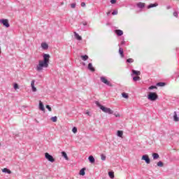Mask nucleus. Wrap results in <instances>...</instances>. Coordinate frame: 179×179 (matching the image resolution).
<instances>
[{
    "instance_id": "47",
    "label": "nucleus",
    "mask_w": 179,
    "mask_h": 179,
    "mask_svg": "<svg viewBox=\"0 0 179 179\" xmlns=\"http://www.w3.org/2000/svg\"><path fill=\"white\" fill-rule=\"evenodd\" d=\"M124 44H125V41H123L121 42V45H124Z\"/></svg>"
},
{
    "instance_id": "21",
    "label": "nucleus",
    "mask_w": 179,
    "mask_h": 179,
    "mask_svg": "<svg viewBox=\"0 0 179 179\" xmlns=\"http://www.w3.org/2000/svg\"><path fill=\"white\" fill-rule=\"evenodd\" d=\"M173 121H175V122H178L179 121V117L177 116V112H174Z\"/></svg>"
},
{
    "instance_id": "37",
    "label": "nucleus",
    "mask_w": 179,
    "mask_h": 179,
    "mask_svg": "<svg viewBox=\"0 0 179 179\" xmlns=\"http://www.w3.org/2000/svg\"><path fill=\"white\" fill-rule=\"evenodd\" d=\"M71 8H72V9H75V8H76V3H71Z\"/></svg>"
},
{
    "instance_id": "22",
    "label": "nucleus",
    "mask_w": 179,
    "mask_h": 179,
    "mask_svg": "<svg viewBox=\"0 0 179 179\" xmlns=\"http://www.w3.org/2000/svg\"><path fill=\"white\" fill-rule=\"evenodd\" d=\"M86 168H83L80 171V172H79V174H80V176H85V174H86Z\"/></svg>"
},
{
    "instance_id": "23",
    "label": "nucleus",
    "mask_w": 179,
    "mask_h": 179,
    "mask_svg": "<svg viewBox=\"0 0 179 179\" xmlns=\"http://www.w3.org/2000/svg\"><path fill=\"white\" fill-rule=\"evenodd\" d=\"M41 47L43 50H48V44H47L46 43H41Z\"/></svg>"
},
{
    "instance_id": "26",
    "label": "nucleus",
    "mask_w": 179,
    "mask_h": 179,
    "mask_svg": "<svg viewBox=\"0 0 179 179\" xmlns=\"http://www.w3.org/2000/svg\"><path fill=\"white\" fill-rule=\"evenodd\" d=\"M165 85H166V83L159 82L156 84V86H158L159 87H164Z\"/></svg>"
},
{
    "instance_id": "11",
    "label": "nucleus",
    "mask_w": 179,
    "mask_h": 179,
    "mask_svg": "<svg viewBox=\"0 0 179 179\" xmlns=\"http://www.w3.org/2000/svg\"><path fill=\"white\" fill-rule=\"evenodd\" d=\"M87 69H89V71H91V72H94L96 71L94 67H93V64L92 63L88 64Z\"/></svg>"
},
{
    "instance_id": "34",
    "label": "nucleus",
    "mask_w": 179,
    "mask_h": 179,
    "mask_svg": "<svg viewBox=\"0 0 179 179\" xmlns=\"http://www.w3.org/2000/svg\"><path fill=\"white\" fill-rule=\"evenodd\" d=\"M72 132L73 134H76L78 132V128L76 127H73Z\"/></svg>"
},
{
    "instance_id": "1",
    "label": "nucleus",
    "mask_w": 179,
    "mask_h": 179,
    "mask_svg": "<svg viewBox=\"0 0 179 179\" xmlns=\"http://www.w3.org/2000/svg\"><path fill=\"white\" fill-rule=\"evenodd\" d=\"M96 106H97L103 113H106V114H114V111L111 110L110 108H107L101 104L99 101H95Z\"/></svg>"
},
{
    "instance_id": "4",
    "label": "nucleus",
    "mask_w": 179,
    "mask_h": 179,
    "mask_svg": "<svg viewBox=\"0 0 179 179\" xmlns=\"http://www.w3.org/2000/svg\"><path fill=\"white\" fill-rule=\"evenodd\" d=\"M101 82H102V83H104L107 86H109L110 87H113V84L110 83V81H108V80H107L106 77H101Z\"/></svg>"
},
{
    "instance_id": "35",
    "label": "nucleus",
    "mask_w": 179,
    "mask_h": 179,
    "mask_svg": "<svg viewBox=\"0 0 179 179\" xmlns=\"http://www.w3.org/2000/svg\"><path fill=\"white\" fill-rule=\"evenodd\" d=\"M164 164H163V162L162 161H159L157 162V166L158 167H163Z\"/></svg>"
},
{
    "instance_id": "31",
    "label": "nucleus",
    "mask_w": 179,
    "mask_h": 179,
    "mask_svg": "<svg viewBox=\"0 0 179 179\" xmlns=\"http://www.w3.org/2000/svg\"><path fill=\"white\" fill-rule=\"evenodd\" d=\"M57 120H58V117L57 116H54L51 117V121H52V122H57Z\"/></svg>"
},
{
    "instance_id": "9",
    "label": "nucleus",
    "mask_w": 179,
    "mask_h": 179,
    "mask_svg": "<svg viewBox=\"0 0 179 179\" xmlns=\"http://www.w3.org/2000/svg\"><path fill=\"white\" fill-rule=\"evenodd\" d=\"M115 33L118 37H121V36L124 34V31H122L121 29H115Z\"/></svg>"
},
{
    "instance_id": "39",
    "label": "nucleus",
    "mask_w": 179,
    "mask_h": 179,
    "mask_svg": "<svg viewBox=\"0 0 179 179\" xmlns=\"http://www.w3.org/2000/svg\"><path fill=\"white\" fill-rule=\"evenodd\" d=\"M46 108L48 110V111H52V109L51 108V106L50 105H46Z\"/></svg>"
},
{
    "instance_id": "19",
    "label": "nucleus",
    "mask_w": 179,
    "mask_h": 179,
    "mask_svg": "<svg viewBox=\"0 0 179 179\" xmlns=\"http://www.w3.org/2000/svg\"><path fill=\"white\" fill-rule=\"evenodd\" d=\"M159 4L157 3H150V5L148 6V9H150L152 8H156V6H157Z\"/></svg>"
},
{
    "instance_id": "51",
    "label": "nucleus",
    "mask_w": 179,
    "mask_h": 179,
    "mask_svg": "<svg viewBox=\"0 0 179 179\" xmlns=\"http://www.w3.org/2000/svg\"><path fill=\"white\" fill-rule=\"evenodd\" d=\"M0 146H1V143H0Z\"/></svg>"
},
{
    "instance_id": "12",
    "label": "nucleus",
    "mask_w": 179,
    "mask_h": 179,
    "mask_svg": "<svg viewBox=\"0 0 179 179\" xmlns=\"http://www.w3.org/2000/svg\"><path fill=\"white\" fill-rule=\"evenodd\" d=\"M136 75V76H139L141 75V71L136 70H131V76Z\"/></svg>"
},
{
    "instance_id": "16",
    "label": "nucleus",
    "mask_w": 179,
    "mask_h": 179,
    "mask_svg": "<svg viewBox=\"0 0 179 179\" xmlns=\"http://www.w3.org/2000/svg\"><path fill=\"white\" fill-rule=\"evenodd\" d=\"M145 3L139 2L136 4V6L139 8V9H143L145 8Z\"/></svg>"
},
{
    "instance_id": "2",
    "label": "nucleus",
    "mask_w": 179,
    "mask_h": 179,
    "mask_svg": "<svg viewBox=\"0 0 179 179\" xmlns=\"http://www.w3.org/2000/svg\"><path fill=\"white\" fill-rule=\"evenodd\" d=\"M48 65V63L43 62V60H40L38 64L36 66V70L38 72H41L43 71V68H47Z\"/></svg>"
},
{
    "instance_id": "49",
    "label": "nucleus",
    "mask_w": 179,
    "mask_h": 179,
    "mask_svg": "<svg viewBox=\"0 0 179 179\" xmlns=\"http://www.w3.org/2000/svg\"><path fill=\"white\" fill-rule=\"evenodd\" d=\"M171 7L170 6H167V9H170Z\"/></svg>"
},
{
    "instance_id": "50",
    "label": "nucleus",
    "mask_w": 179,
    "mask_h": 179,
    "mask_svg": "<svg viewBox=\"0 0 179 179\" xmlns=\"http://www.w3.org/2000/svg\"><path fill=\"white\" fill-rule=\"evenodd\" d=\"M178 78H179V75L178 76Z\"/></svg>"
},
{
    "instance_id": "10",
    "label": "nucleus",
    "mask_w": 179,
    "mask_h": 179,
    "mask_svg": "<svg viewBox=\"0 0 179 179\" xmlns=\"http://www.w3.org/2000/svg\"><path fill=\"white\" fill-rule=\"evenodd\" d=\"M36 80H32L31 82V87L32 89V92H37V88L34 86V83H35Z\"/></svg>"
},
{
    "instance_id": "20",
    "label": "nucleus",
    "mask_w": 179,
    "mask_h": 179,
    "mask_svg": "<svg viewBox=\"0 0 179 179\" xmlns=\"http://www.w3.org/2000/svg\"><path fill=\"white\" fill-rule=\"evenodd\" d=\"M74 36L76 38V40H78L79 41H80L82 40V36H80L79 35V34L74 32Z\"/></svg>"
},
{
    "instance_id": "36",
    "label": "nucleus",
    "mask_w": 179,
    "mask_h": 179,
    "mask_svg": "<svg viewBox=\"0 0 179 179\" xmlns=\"http://www.w3.org/2000/svg\"><path fill=\"white\" fill-rule=\"evenodd\" d=\"M101 160H103V162H105L106 160V155H104L103 154L101 155Z\"/></svg>"
},
{
    "instance_id": "25",
    "label": "nucleus",
    "mask_w": 179,
    "mask_h": 179,
    "mask_svg": "<svg viewBox=\"0 0 179 179\" xmlns=\"http://www.w3.org/2000/svg\"><path fill=\"white\" fill-rule=\"evenodd\" d=\"M152 157L154 160H157L159 157V154L156 152L152 153Z\"/></svg>"
},
{
    "instance_id": "46",
    "label": "nucleus",
    "mask_w": 179,
    "mask_h": 179,
    "mask_svg": "<svg viewBox=\"0 0 179 179\" xmlns=\"http://www.w3.org/2000/svg\"><path fill=\"white\" fill-rule=\"evenodd\" d=\"M110 15H111V11H108V12L107 13V16H110Z\"/></svg>"
},
{
    "instance_id": "6",
    "label": "nucleus",
    "mask_w": 179,
    "mask_h": 179,
    "mask_svg": "<svg viewBox=\"0 0 179 179\" xmlns=\"http://www.w3.org/2000/svg\"><path fill=\"white\" fill-rule=\"evenodd\" d=\"M43 59L42 60L43 62H45L46 64H50V58H51V56L49 54L43 53Z\"/></svg>"
},
{
    "instance_id": "42",
    "label": "nucleus",
    "mask_w": 179,
    "mask_h": 179,
    "mask_svg": "<svg viewBox=\"0 0 179 179\" xmlns=\"http://www.w3.org/2000/svg\"><path fill=\"white\" fill-rule=\"evenodd\" d=\"M110 3H112V5L117 3V0H110Z\"/></svg>"
},
{
    "instance_id": "48",
    "label": "nucleus",
    "mask_w": 179,
    "mask_h": 179,
    "mask_svg": "<svg viewBox=\"0 0 179 179\" xmlns=\"http://www.w3.org/2000/svg\"><path fill=\"white\" fill-rule=\"evenodd\" d=\"M86 114H87V115H90V112H87Z\"/></svg>"
},
{
    "instance_id": "27",
    "label": "nucleus",
    "mask_w": 179,
    "mask_h": 179,
    "mask_svg": "<svg viewBox=\"0 0 179 179\" xmlns=\"http://www.w3.org/2000/svg\"><path fill=\"white\" fill-rule=\"evenodd\" d=\"M81 59L83 61H87L89 59V56L87 55H81Z\"/></svg>"
},
{
    "instance_id": "41",
    "label": "nucleus",
    "mask_w": 179,
    "mask_h": 179,
    "mask_svg": "<svg viewBox=\"0 0 179 179\" xmlns=\"http://www.w3.org/2000/svg\"><path fill=\"white\" fill-rule=\"evenodd\" d=\"M173 16H175V17H178V13L177 11L173 12Z\"/></svg>"
},
{
    "instance_id": "43",
    "label": "nucleus",
    "mask_w": 179,
    "mask_h": 179,
    "mask_svg": "<svg viewBox=\"0 0 179 179\" xmlns=\"http://www.w3.org/2000/svg\"><path fill=\"white\" fill-rule=\"evenodd\" d=\"M81 6H82L83 8H85V6H86V3L82 2V3H81Z\"/></svg>"
},
{
    "instance_id": "14",
    "label": "nucleus",
    "mask_w": 179,
    "mask_h": 179,
    "mask_svg": "<svg viewBox=\"0 0 179 179\" xmlns=\"http://www.w3.org/2000/svg\"><path fill=\"white\" fill-rule=\"evenodd\" d=\"M2 173H5L6 174H12V171H10V169L8 168L3 169Z\"/></svg>"
},
{
    "instance_id": "29",
    "label": "nucleus",
    "mask_w": 179,
    "mask_h": 179,
    "mask_svg": "<svg viewBox=\"0 0 179 179\" xmlns=\"http://www.w3.org/2000/svg\"><path fill=\"white\" fill-rule=\"evenodd\" d=\"M133 80L134 82H138V80H141V77H139V76H134L133 77Z\"/></svg>"
},
{
    "instance_id": "7",
    "label": "nucleus",
    "mask_w": 179,
    "mask_h": 179,
    "mask_svg": "<svg viewBox=\"0 0 179 179\" xmlns=\"http://www.w3.org/2000/svg\"><path fill=\"white\" fill-rule=\"evenodd\" d=\"M0 23L4 26V27H10V24H9V20L8 19H1Z\"/></svg>"
},
{
    "instance_id": "38",
    "label": "nucleus",
    "mask_w": 179,
    "mask_h": 179,
    "mask_svg": "<svg viewBox=\"0 0 179 179\" xmlns=\"http://www.w3.org/2000/svg\"><path fill=\"white\" fill-rule=\"evenodd\" d=\"M13 87L16 90L17 89H19V85H17V83H15Z\"/></svg>"
},
{
    "instance_id": "8",
    "label": "nucleus",
    "mask_w": 179,
    "mask_h": 179,
    "mask_svg": "<svg viewBox=\"0 0 179 179\" xmlns=\"http://www.w3.org/2000/svg\"><path fill=\"white\" fill-rule=\"evenodd\" d=\"M141 160H144L146 164H150V158H149V155H143L141 157Z\"/></svg>"
},
{
    "instance_id": "28",
    "label": "nucleus",
    "mask_w": 179,
    "mask_h": 179,
    "mask_svg": "<svg viewBox=\"0 0 179 179\" xmlns=\"http://www.w3.org/2000/svg\"><path fill=\"white\" fill-rule=\"evenodd\" d=\"M122 96L124 99H129V95H128V94L125 92L122 93Z\"/></svg>"
},
{
    "instance_id": "17",
    "label": "nucleus",
    "mask_w": 179,
    "mask_h": 179,
    "mask_svg": "<svg viewBox=\"0 0 179 179\" xmlns=\"http://www.w3.org/2000/svg\"><path fill=\"white\" fill-rule=\"evenodd\" d=\"M88 160H89L90 163H91L92 164H93V163H94V162H96V159H94V157H93L92 155H90L88 157Z\"/></svg>"
},
{
    "instance_id": "30",
    "label": "nucleus",
    "mask_w": 179,
    "mask_h": 179,
    "mask_svg": "<svg viewBox=\"0 0 179 179\" xmlns=\"http://www.w3.org/2000/svg\"><path fill=\"white\" fill-rule=\"evenodd\" d=\"M108 176H109L110 178H111V179L114 178V171H109Z\"/></svg>"
},
{
    "instance_id": "32",
    "label": "nucleus",
    "mask_w": 179,
    "mask_h": 179,
    "mask_svg": "<svg viewBox=\"0 0 179 179\" xmlns=\"http://www.w3.org/2000/svg\"><path fill=\"white\" fill-rule=\"evenodd\" d=\"M126 62H127V64H132V62H134V59L132 58L127 59L126 60Z\"/></svg>"
},
{
    "instance_id": "33",
    "label": "nucleus",
    "mask_w": 179,
    "mask_h": 179,
    "mask_svg": "<svg viewBox=\"0 0 179 179\" xmlns=\"http://www.w3.org/2000/svg\"><path fill=\"white\" fill-rule=\"evenodd\" d=\"M149 90H153V89H157V85H151L149 87Z\"/></svg>"
},
{
    "instance_id": "24",
    "label": "nucleus",
    "mask_w": 179,
    "mask_h": 179,
    "mask_svg": "<svg viewBox=\"0 0 179 179\" xmlns=\"http://www.w3.org/2000/svg\"><path fill=\"white\" fill-rule=\"evenodd\" d=\"M117 136H119V138H122V136L124 135V131L118 130L117 132Z\"/></svg>"
},
{
    "instance_id": "13",
    "label": "nucleus",
    "mask_w": 179,
    "mask_h": 179,
    "mask_svg": "<svg viewBox=\"0 0 179 179\" xmlns=\"http://www.w3.org/2000/svg\"><path fill=\"white\" fill-rule=\"evenodd\" d=\"M39 110H41V111H45L44 103H43L41 101H39Z\"/></svg>"
},
{
    "instance_id": "5",
    "label": "nucleus",
    "mask_w": 179,
    "mask_h": 179,
    "mask_svg": "<svg viewBox=\"0 0 179 179\" xmlns=\"http://www.w3.org/2000/svg\"><path fill=\"white\" fill-rule=\"evenodd\" d=\"M45 158L48 160V162H50V163H54V162H55L54 157H52V155H50L48 152L45 153Z\"/></svg>"
},
{
    "instance_id": "18",
    "label": "nucleus",
    "mask_w": 179,
    "mask_h": 179,
    "mask_svg": "<svg viewBox=\"0 0 179 179\" xmlns=\"http://www.w3.org/2000/svg\"><path fill=\"white\" fill-rule=\"evenodd\" d=\"M62 156L65 159V160H69V158L68 157V155H66V152L65 151L62 152Z\"/></svg>"
},
{
    "instance_id": "3",
    "label": "nucleus",
    "mask_w": 179,
    "mask_h": 179,
    "mask_svg": "<svg viewBox=\"0 0 179 179\" xmlns=\"http://www.w3.org/2000/svg\"><path fill=\"white\" fill-rule=\"evenodd\" d=\"M148 99L150 101H156L159 99V95L156 92H149L148 94Z\"/></svg>"
},
{
    "instance_id": "44",
    "label": "nucleus",
    "mask_w": 179,
    "mask_h": 179,
    "mask_svg": "<svg viewBox=\"0 0 179 179\" xmlns=\"http://www.w3.org/2000/svg\"><path fill=\"white\" fill-rule=\"evenodd\" d=\"M82 24H83V26H87V22H83Z\"/></svg>"
},
{
    "instance_id": "40",
    "label": "nucleus",
    "mask_w": 179,
    "mask_h": 179,
    "mask_svg": "<svg viewBox=\"0 0 179 179\" xmlns=\"http://www.w3.org/2000/svg\"><path fill=\"white\" fill-rule=\"evenodd\" d=\"M112 15H118V10H113L112 13Z\"/></svg>"
},
{
    "instance_id": "45",
    "label": "nucleus",
    "mask_w": 179,
    "mask_h": 179,
    "mask_svg": "<svg viewBox=\"0 0 179 179\" xmlns=\"http://www.w3.org/2000/svg\"><path fill=\"white\" fill-rule=\"evenodd\" d=\"M114 115H115L116 117H120V113H114Z\"/></svg>"
},
{
    "instance_id": "15",
    "label": "nucleus",
    "mask_w": 179,
    "mask_h": 179,
    "mask_svg": "<svg viewBox=\"0 0 179 179\" xmlns=\"http://www.w3.org/2000/svg\"><path fill=\"white\" fill-rule=\"evenodd\" d=\"M119 54L122 58H124L125 55H124V49L120 47L119 48Z\"/></svg>"
}]
</instances>
